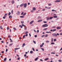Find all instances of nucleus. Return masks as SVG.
<instances>
[{"label": "nucleus", "mask_w": 62, "mask_h": 62, "mask_svg": "<svg viewBox=\"0 0 62 62\" xmlns=\"http://www.w3.org/2000/svg\"><path fill=\"white\" fill-rule=\"evenodd\" d=\"M52 36H54V37H57V34H56L55 33H54L52 34Z\"/></svg>", "instance_id": "nucleus-1"}, {"label": "nucleus", "mask_w": 62, "mask_h": 62, "mask_svg": "<svg viewBox=\"0 0 62 62\" xmlns=\"http://www.w3.org/2000/svg\"><path fill=\"white\" fill-rule=\"evenodd\" d=\"M24 7V8H26V6H27V4L25 3L24 4H23Z\"/></svg>", "instance_id": "nucleus-2"}, {"label": "nucleus", "mask_w": 62, "mask_h": 62, "mask_svg": "<svg viewBox=\"0 0 62 62\" xmlns=\"http://www.w3.org/2000/svg\"><path fill=\"white\" fill-rule=\"evenodd\" d=\"M42 27H47L48 25L47 24H45L42 26Z\"/></svg>", "instance_id": "nucleus-3"}, {"label": "nucleus", "mask_w": 62, "mask_h": 62, "mask_svg": "<svg viewBox=\"0 0 62 62\" xmlns=\"http://www.w3.org/2000/svg\"><path fill=\"white\" fill-rule=\"evenodd\" d=\"M57 29H61V27H56V28Z\"/></svg>", "instance_id": "nucleus-4"}, {"label": "nucleus", "mask_w": 62, "mask_h": 62, "mask_svg": "<svg viewBox=\"0 0 62 62\" xmlns=\"http://www.w3.org/2000/svg\"><path fill=\"white\" fill-rule=\"evenodd\" d=\"M61 1L60 0H56V1H55V2H56V3L59 2H60Z\"/></svg>", "instance_id": "nucleus-5"}, {"label": "nucleus", "mask_w": 62, "mask_h": 62, "mask_svg": "<svg viewBox=\"0 0 62 62\" xmlns=\"http://www.w3.org/2000/svg\"><path fill=\"white\" fill-rule=\"evenodd\" d=\"M20 7H23V3H22L20 5Z\"/></svg>", "instance_id": "nucleus-6"}, {"label": "nucleus", "mask_w": 62, "mask_h": 62, "mask_svg": "<svg viewBox=\"0 0 62 62\" xmlns=\"http://www.w3.org/2000/svg\"><path fill=\"white\" fill-rule=\"evenodd\" d=\"M33 22L34 21H31L30 22V24H32V23H33Z\"/></svg>", "instance_id": "nucleus-7"}, {"label": "nucleus", "mask_w": 62, "mask_h": 62, "mask_svg": "<svg viewBox=\"0 0 62 62\" xmlns=\"http://www.w3.org/2000/svg\"><path fill=\"white\" fill-rule=\"evenodd\" d=\"M24 46H25V44L24 43L23 44V46H22V47H23Z\"/></svg>", "instance_id": "nucleus-8"}, {"label": "nucleus", "mask_w": 62, "mask_h": 62, "mask_svg": "<svg viewBox=\"0 0 62 62\" xmlns=\"http://www.w3.org/2000/svg\"><path fill=\"white\" fill-rule=\"evenodd\" d=\"M13 44V43L10 44L9 45V46L10 47V46H11V45H12Z\"/></svg>", "instance_id": "nucleus-9"}, {"label": "nucleus", "mask_w": 62, "mask_h": 62, "mask_svg": "<svg viewBox=\"0 0 62 62\" xmlns=\"http://www.w3.org/2000/svg\"><path fill=\"white\" fill-rule=\"evenodd\" d=\"M48 59H49V58H47L45 59L44 60L45 61H46V60H48Z\"/></svg>", "instance_id": "nucleus-10"}, {"label": "nucleus", "mask_w": 62, "mask_h": 62, "mask_svg": "<svg viewBox=\"0 0 62 62\" xmlns=\"http://www.w3.org/2000/svg\"><path fill=\"white\" fill-rule=\"evenodd\" d=\"M47 19V20H50V18L49 17H46Z\"/></svg>", "instance_id": "nucleus-11"}, {"label": "nucleus", "mask_w": 62, "mask_h": 62, "mask_svg": "<svg viewBox=\"0 0 62 62\" xmlns=\"http://www.w3.org/2000/svg\"><path fill=\"white\" fill-rule=\"evenodd\" d=\"M42 20H39L38 21V22H41V21H42Z\"/></svg>", "instance_id": "nucleus-12"}, {"label": "nucleus", "mask_w": 62, "mask_h": 62, "mask_svg": "<svg viewBox=\"0 0 62 62\" xmlns=\"http://www.w3.org/2000/svg\"><path fill=\"white\" fill-rule=\"evenodd\" d=\"M21 23L22 24H23V23H24V21H22Z\"/></svg>", "instance_id": "nucleus-13"}, {"label": "nucleus", "mask_w": 62, "mask_h": 62, "mask_svg": "<svg viewBox=\"0 0 62 62\" xmlns=\"http://www.w3.org/2000/svg\"><path fill=\"white\" fill-rule=\"evenodd\" d=\"M38 19H41V17H40V16H38Z\"/></svg>", "instance_id": "nucleus-14"}, {"label": "nucleus", "mask_w": 62, "mask_h": 62, "mask_svg": "<svg viewBox=\"0 0 62 62\" xmlns=\"http://www.w3.org/2000/svg\"><path fill=\"white\" fill-rule=\"evenodd\" d=\"M56 31V29H54L53 30V32H54V31Z\"/></svg>", "instance_id": "nucleus-15"}, {"label": "nucleus", "mask_w": 62, "mask_h": 62, "mask_svg": "<svg viewBox=\"0 0 62 62\" xmlns=\"http://www.w3.org/2000/svg\"><path fill=\"white\" fill-rule=\"evenodd\" d=\"M53 17L54 18H57V16H53Z\"/></svg>", "instance_id": "nucleus-16"}, {"label": "nucleus", "mask_w": 62, "mask_h": 62, "mask_svg": "<svg viewBox=\"0 0 62 62\" xmlns=\"http://www.w3.org/2000/svg\"><path fill=\"white\" fill-rule=\"evenodd\" d=\"M20 12L19 11H18L17 12V14H20Z\"/></svg>", "instance_id": "nucleus-17"}, {"label": "nucleus", "mask_w": 62, "mask_h": 62, "mask_svg": "<svg viewBox=\"0 0 62 62\" xmlns=\"http://www.w3.org/2000/svg\"><path fill=\"white\" fill-rule=\"evenodd\" d=\"M33 10H36V8L35 7L33 8Z\"/></svg>", "instance_id": "nucleus-18"}, {"label": "nucleus", "mask_w": 62, "mask_h": 62, "mask_svg": "<svg viewBox=\"0 0 62 62\" xmlns=\"http://www.w3.org/2000/svg\"><path fill=\"white\" fill-rule=\"evenodd\" d=\"M38 59V58H37L35 59L34 60L35 61H37V60Z\"/></svg>", "instance_id": "nucleus-19"}, {"label": "nucleus", "mask_w": 62, "mask_h": 62, "mask_svg": "<svg viewBox=\"0 0 62 62\" xmlns=\"http://www.w3.org/2000/svg\"><path fill=\"white\" fill-rule=\"evenodd\" d=\"M33 51H31L30 52V54H33Z\"/></svg>", "instance_id": "nucleus-20"}, {"label": "nucleus", "mask_w": 62, "mask_h": 62, "mask_svg": "<svg viewBox=\"0 0 62 62\" xmlns=\"http://www.w3.org/2000/svg\"><path fill=\"white\" fill-rule=\"evenodd\" d=\"M11 2L13 4H14V0H13Z\"/></svg>", "instance_id": "nucleus-21"}, {"label": "nucleus", "mask_w": 62, "mask_h": 62, "mask_svg": "<svg viewBox=\"0 0 62 62\" xmlns=\"http://www.w3.org/2000/svg\"><path fill=\"white\" fill-rule=\"evenodd\" d=\"M48 35L47 34H46V35L45 36V37H48Z\"/></svg>", "instance_id": "nucleus-22"}, {"label": "nucleus", "mask_w": 62, "mask_h": 62, "mask_svg": "<svg viewBox=\"0 0 62 62\" xmlns=\"http://www.w3.org/2000/svg\"><path fill=\"white\" fill-rule=\"evenodd\" d=\"M43 46V45H40V48H41Z\"/></svg>", "instance_id": "nucleus-23"}, {"label": "nucleus", "mask_w": 62, "mask_h": 62, "mask_svg": "<svg viewBox=\"0 0 62 62\" xmlns=\"http://www.w3.org/2000/svg\"><path fill=\"white\" fill-rule=\"evenodd\" d=\"M33 43H34V44H36V42H35V41H34V40H33Z\"/></svg>", "instance_id": "nucleus-24"}, {"label": "nucleus", "mask_w": 62, "mask_h": 62, "mask_svg": "<svg viewBox=\"0 0 62 62\" xmlns=\"http://www.w3.org/2000/svg\"><path fill=\"white\" fill-rule=\"evenodd\" d=\"M7 60V58H5L4 59V61H6V60Z\"/></svg>", "instance_id": "nucleus-25"}, {"label": "nucleus", "mask_w": 62, "mask_h": 62, "mask_svg": "<svg viewBox=\"0 0 62 62\" xmlns=\"http://www.w3.org/2000/svg\"><path fill=\"white\" fill-rule=\"evenodd\" d=\"M48 29L47 28H46L45 29H43V30H47Z\"/></svg>", "instance_id": "nucleus-26"}, {"label": "nucleus", "mask_w": 62, "mask_h": 62, "mask_svg": "<svg viewBox=\"0 0 62 62\" xmlns=\"http://www.w3.org/2000/svg\"><path fill=\"white\" fill-rule=\"evenodd\" d=\"M9 18H12V16H9Z\"/></svg>", "instance_id": "nucleus-27"}, {"label": "nucleus", "mask_w": 62, "mask_h": 62, "mask_svg": "<svg viewBox=\"0 0 62 62\" xmlns=\"http://www.w3.org/2000/svg\"><path fill=\"white\" fill-rule=\"evenodd\" d=\"M53 18V17H51L50 18V19L51 20V19H52Z\"/></svg>", "instance_id": "nucleus-28"}, {"label": "nucleus", "mask_w": 62, "mask_h": 62, "mask_svg": "<svg viewBox=\"0 0 62 62\" xmlns=\"http://www.w3.org/2000/svg\"><path fill=\"white\" fill-rule=\"evenodd\" d=\"M11 14V13H10V12H9L8 14V15L9 16V15H10Z\"/></svg>", "instance_id": "nucleus-29"}, {"label": "nucleus", "mask_w": 62, "mask_h": 62, "mask_svg": "<svg viewBox=\"0 0 62 62\" xmlns=\"http://www.w3.org/2000/svg\"><path fill=\"white\" fill-rule=\"evenodd\" d=\"M49 42V41L48 40H47L46 41V43H48Z\"/></svg>", "instance_id": "nucleus-30"}, {"label": "nucleus", "mask_w": 62, "mask_h": 62, "mask_svg": "<svg viewBox=\"0 0 62 62\" xmlns=\"http://www.w3.org/2000/svg\"><path fill=\"white\" fill-rule=\"evenodd\" d=\"M52 28H56V26H53L52 27Z\"/></svg>", "instance_id": "nucleus-31"}, {"label": "nucleus", "mask_w": 62, "mask_h": 62, "mask_svg": "<svg viewBox=\"0 0 62 62\" xmlns=\"http://www.w3.org/2000/svg\"><path fill=\"white\" fill-rule=\"evenodd\" d=\"M9 27H7V30H9Z\"/></svg>", "instance_id": "nucleus-32"}, {"label": "nucleus", "mask_w": 62, "mask_h": 62, "mask_svg": "<svg viewBox=\"0 0 62 62\" xmlns=\"http://www.w3.org/2000/svg\"><path fill=\"white\" fill-rule=\"evenodd\" d=\"M41 50H42L43 51H44V49H43V48H41Z\"/></svg>", "instance_id": "nucleus-33"}, {"label": "nucleus", "mask_w": 62, "mask_h": 62, "mask_svg": "<svg viewBox=\"0 0 62 62\" xmlns=\"http://www.w3.org/2000/svg\"><path fill=\"white\" fill-rule=\"evenodd\" d=\"M28 33V31H26V32L25 33V34H27Z\"/></svg>", "instance_id": "nucleus-34"}, {"label": "nucleus", "mask_w": 62, "mask_h": 62, "mask_svg": "<svg viewBox=\"0 0 62 62\" xmlns=\"http://www.w3.org/2000/svg\"><path fill=\"white\" fill-rule=\"evenodd\" d=\"M26 15V13H25L23 15V16H24V15Z\"/></svg>", "instance_id": "nucleus-35"}, {"label": "nucleus", "mask_w": 62, "mask_h": 62, "mask_svg": "<svg viewBox=\"0 0 62 62\" xmlns=\"http://www.w3.org/2000/svg\"><path fill=\"white\" fill-rule=\"evenodd\" d=\"M22 26H24V27H25V25H24L23 24H22Z\"/></svg>", "instance_id": "nucleus-36"}, {"label": "nucleus", "mask_w": 62, "mask_h": 62, "mask_svg": "<svg viewBox=\"0 0 62 62\" xmlns=\"http://www.w3.org/2000/svg\"><path fill=\"white\" fill-rule=\"evenodd\" d=\"M13 29H14V30H16V29L15 28H13Z\"/></svg>", "instance_id": "nucleus-37"}, {"label": "nucleus", "mask_w": 62, "mask_h": 62, "mask_svg": "<svg viewBox=\"0 0 62 62\" xmlns=\"http://www.w3.org/2000/svg\"><path fill=\"white\" fill-rule=\"evenodd\" d=\"M13 10H12L11 11V12L12 14H13Z\"/></svg>", "instance_id": "nucleus-38"}, {"label": "nucleus", "mask_w": 62, "mask_h": 62, "mask_svg": "<svg viewBox=\"0 0 62 62\" xmlns=\"http://www.w3.org/2000/svg\"><path fill=\"white\" fill-rule=\"evenodd\" d=\"M20 18H23V17H24V16H20Z\"/></svg>", "instance_id": "nucleus-39"}, {"label": "nucleus", "mask_w": 62, "mask_h": 62, "mask_svg": "<svg viewBox=\"0 0 62 62\" xmlns=\"http://www.w3.org/2000/svg\"><path fill=\"white\" fill-rule=\"evenodd\" d=\"M51 44H54V43H51Z\"/></svg>", "instance_id": "nucleus-40"}, {"label": "nucleus", "mask_w": 62, "mask_h": 62, "mask_svg": "<svg viewBox=\"0 0 62 62\" xmlns=\"http://www.w3.org/2000/svg\"><path fill=\"white\" fill-rule=\"evenodd\" d=\"M8 51V49H6V52H7Z\"/></svg>", "instance_id": "nucleus-41"}, {"label": "nucleus", "mask_w": 62, "mask_h": 62, "mask_svg": "<svg viewBox=\"0 0 62 62\" xmlns=\"http://www.w3.org/2000/svg\"><path fill=\"white\" fill-rule=\"evenodd\" d=\"M51 4H48V5L49 6H51Z\"/></svg>", "instance_id": "nucleus-42"}, {"label": "nucleus", "mask_w": 62, "mask_h": 62, "mask_svg": "<svg viewBox=\"0 0 62 62\" xmlns=\"http://www.w3.org/2000/svg\"><path fill=\"white\" fill-rule=\"evenodd\" d=\"M20 49V48H15V50H18V49Z\"/></svg>", "instance_id": "nucleus-43"}, {"label": "nucleus", "mask_w": 62, "mask_h": 62, "mask_svg": "<svg viewBox=\"0 0 62 62\" xmlns=\"http://www.w3.org/2000/svg\"><path fill=\"white\" fill-rule=\"evenodd\" d=\"M23 13H24L23 12L21 14V15H23Z\"/></svg>", "instance_id": "nucleus-44"}, {"label": "nucleus", "mask_w": 62, "mask_h": 62, "mask_svg": "<svg viewBox=\"0 0 62 62\" xmlns=\"http://www.w3.org/2000/svg\"><path fill=\"white\" fill-rule=\"evenodd\" d=\"M34 37L35 38H37V35H35L34 36Z\"/></svg>", "instance_id": "nucleus-45"}, {"label": "nucleus", "mask_w": 62, "mask_h": 62, "mask_svg": "<svg viewBox=\"0 0 62 62\" xmlns=\"http://www.w3.org/2000/svg\"><path fill=\"white\" fill-rule=\"evenodd\" d=\"M51 41H52V42H53V38L51 39Z\"/></svg>", "instance_id": "nucleus-46"}, {"label": "nucleus", "mask_w": 62, "mask_h": 62, "mask_svg": "<svg viewBox=\"0 0 62 62\" xmlns=\"http://www.w3.org/2000/svg\"><path fill=\"white\" fill-rule=\"evenodd\" d=\"M0 29H2V26H1L0 27Z\"/></svg>", "instance_id": "nucleus-47"}, {"label": "nucleus", "mask_w": 62, "mask_h": 62, "mask_svg": "<svg viewBox=\"0 0 62 62\" xmlns=\"http://www.w3.org/2000/svg\"><path fill=\"white\" fill-rule=\"evenodd\" d=\"M34 10H32L31 11V12H34V11H33Z\"/></svg>", "instance_id": "nucleus-48"}, {"label": "nucleus", "mask_w": 62, "mask_h": 62, "mask_svg": "<svg viewBox=\"0 0 62 62\" xmlns=\"http://www.w3.org/2000/svg\"><path fill=\"white\" fill-rule=\"evenodd\" d=\"M56 40L55 39H54V41H56Z\"/></svg>", "instance_id": "nucleus-49"}, {"label": "nucleus", "mask_w": 62, "mask_h": 62, "mask_svg": "<svg viewBox=\"0 0 62 62\" xmlns=\"http://www.w3.org/2000/svg\"><path fill=\"white\" fill-rule=\"evenodd\" d=\"M25 37V35H23V39H24Z\"/></svg>", "instance_id": "nucleus-50"}, {"label": "nucleus", "mask_w": 62, "mask_h": 62, "mask_svg": "<svg viewBox=\"0 0 62 62\" xmlns=\"http://www.w3.org/2000/svg\"><path fill=\"white\" fill-rule=\"evenodd\" d=\"M10 39V40L11 41V42H12V40H11V39L10 38V39Z\"/></svg>", "instance_id": "nucleus-51"}, {"label": "nucleus", "mask_w": 62, "mask_h": 62, "mask_svg": "<svg viewBox=\"0 0 62 62\" xmlns=\"http://www.w3.org/2000/svg\"><path fill=\"white\" fill-rule=\"evenodd\" d=\"M8 38H10V35H9L8 36Z\"/></svg>", "instance_id": "nucleus-52"}, {"label": "nucleus", "mask_w": 62, "mask_h": 62, "mask_svg": "<svg viewBox=\"0 0 62 62\" xmlns=\"http://www.w3.org/2000/svg\"><path fill=\"white\" fill-rule=\"evenodd\" d=\"M43 22L44 23H47V22L46 21H44Z\"/></svg>", "instance_id": "nucleus-53"}, {"label": "nucleus", "mask_w": 62, "mask_h": 62, "mask_svg": "<svg viewBox=\"0 0 62 62\" xmlns=\"http://www.w3.org/2000/svg\"><path fill=\"white\" fill-rule=\"evenodd\" d=\"M58 61H59V62H61V60H58Z\"/></svg>", "instance_id": "nucleus-54"}, {"label": "nucleus", "mask_w": 62, "mask_h": 62, "mask_svg": "<svg viewBox=\"0 0 62 62\" xmlns=\"http://www.w3.org/2000/svg\"><path fill=\"white\" fill-rule=\"evenodd\" d=\"M40 61H42H42H43V60H42L41 59H40Z\"/></svg>", "instance_id": "nucleus-55"}, {"label": "nucleus", "mask_w": 62, "mask_h": 62, "mask_svg": "<svg viewBox=\"0 0 62 62\" xmlns=\"http://www.w3.org/2000/svg\"><path fill=\"white\" fill-rule=\"evenodd\" d=\"M20 59V58H19V57H18V58H17V60H19Z\"/></svg>", "instance_id": "nucleus-56"}, {"label": "nucleus", "mask_w": 62, "mask_h": 62, "mask_svg": "<svg viewBox=\"0 0 62 62\" xmlns=\"http://www.w3.org/2000/svg\"><path fill=\"white\" fill-rule=\"evenodd\" d=\"M25 36H26V37H27V36H28V34H26Z\"/></svg>", "instance_id": "nucleus-57"}, {"label": "nucleus", "mask_w": 62, "mask_h": 62, "mask_svg": "<svg viewBox=\"0 0 62 62\" xmlns=\"http://www.w3.org/2000/svg\"><path fill=\"white\" fill-rule=\"evenodd\" d=\"M42 10V11H45V9H43Z\"/></svg>", "instance_id": "nucleus-58"}, {"label": "nucleus", "mask_w": 62, "mask_h": 62, "mask_svg": "<svg viewBox=\"0 0 62 62\" xmlns=\"http://www.w3.org/2000/svg\"><path fill=\"white\" fill-rule=\"evenodd\" d=\"M4 53V51H2V52H1V53L3 54V53Z\"/></svg>", "instance_id": "nucleus-59"}, {"label": "nucleus", "mask_w": 62, "mask_h": 62, "mask_svg": "<svg viewBox=\"0 0 62 62\" xmlns=\"http://www.w3.org/2000/svg\"><path fill=\"white\" fill-rule=\"evenodd\" d=\"M37 33H39V30H37Z\"/></svg>", "instance_id": "nucleus-60"}, {"label": "nucleus", "mask_w": 62, "mask_h": 62, "mask_svg": "<svg viewBox=\"0 0 62 62\" xmlns=\"http://www.w3.org/2000/svg\"><path fill=\"white\" fill-rule=\"evenodd\" d=\"M28 56H26V57H25V58H27V57H28Z\"/></svg>", "instance_id": "nucleus-61"}, {"label": "nucleus", "mask_w": 62, "mask_h": 62, "mask_svg": "<svg viewBox=\"0 0 62 62\" xmlns=\"http://www.w3.org/2000/svg\"><path fill=\"white\" fill-rule=\"evenodd\" d=\"M44 35H42V36H41V37H42H42H44Z\"/></svg>", "instance_id": "nucleus-62"}, {"label": "nucleus", "mask_w": 62, "mask_h": 62, "mask_svg": "<svg viewBox=\"0 0 62 62\" xmlns=\"http://www.w3.org/2000/svg\"><path fill=\"white\" fill-rule=\"evenodd\" d=\"M60 51H61V50H62V47L60 49Z\"/></svg>", "instance_id": "nucleus-63"}, {"label": "nucleus", "mask_w": 62, "mask_h": 62, "mask_svg": "<svg viewBox=\"0 0 62 62\" xmlns=\"http://www.w3.org/2000/svg\"><path fill=\"white\" fill-rule=\"evenodd\" d=\"M60 35H62V33H60Z\"/></svg>", "instance_id": "nucleus-64"}]
</instances>
